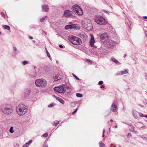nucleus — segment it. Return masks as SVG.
Listing matches in <instances>:
<instances>
[{
    "label": "nucleus",
    "instance_id": "nucleus-13",
    "mask_svg": "<svg viewBox=\"0 0 147 147\" xmlns=\"http://www.w3.org/2000/svg\"><path fill=\"white\" fill-rule=\"evenodd\" d=\"M53 78L55 81L57 82L60 80L61 79V75L59 74H57L55 75Z\"/></svg>",
    "mask_w": 147,
    "mask_h": 147
},
{
    "label": "nucleus",
    "instance_id": "nucleus-7",
    "mask_svg": "<svg viewBox=\"0 0 147 147\" xmlns=\"http://www.w3.org/2000/svg\"><path fill=\"white\" fill-rule=\"evenodd\" d=\"M2 111L4 113L9 115L11 114L13 112V109L10 105H6L3 108Z\"/></svg>",
    "mask_w": 147,
    "mask_h": 147
},
{
    "label": "nucleus",
    "instance_id": "nucleus-30",
    "mask_svg": "<svg viewBox=\"0 0 147 147\" xmlns=\"http://www.w3.org/2000/svg\"><path fill=\"white\" fill-rule=\"evenodd\" d=\"M28 62L27 61H24L22 62V64L23 65H26L28 63Z\"/></svg>",
    "mask_w": 147,
    "mask_h": 147
},
{
    "label": "nucleus",
    "instance_id": "nucleus-35",
    "mask_svg": "<svg viewBox=\"0 0 147 147\" xmlns=\"http://www.w3.org/2000/svg\"><path fill=\"white\" fill-rule=\"evenodd\" d=\"M73 76L77 80H79V79L78 78L75 74H73Z\"/></svg>",
    "mask_w": 147,
    "mask_h": 147
},
{
    "label": "nucleus",
    "instance_id": "nucleus-34",
    "mask_svg": "<svg viewBox=\"0 0 147 147\" xmlns=\"http://www.w3.org/2000/svg\"><path fill=\"white\" fill-rule=\"evenodd\" d=\"M53 106H54V104H53V103H52L50 105H49L48 106V107H53Z\"/></svg>",
    "mask_w": 147,
    "mask_h": 147
},
{
    "label": "nucleus",
    "instance_id": "nucleus-25",
    "mask_svg": "<svg viewBox=\"0 0 147 147\" xmlns=\"http://www.w3.org/2000/svg\"><path fill=\"white\" fill-rule=\"evenodd\" d=\"M86 60L87 61L90 62V64H94V63L92 61H91L90 59H86Z\"/></svg>",
    "mask_w": 147,
    "mask_h": 147
},
{
    "label": "nucleus",
    "instance_id": "nucleus-32",
    "mask_svg": "<svg viewBox=\"0 0 147 147\" xmlns=\"http://www.w3.org/2000/svg\"><path fill=\"white\" fill-rule=\"evenodd\" d=\"M30 92V90H26L25 92V93L27 94H28Z\"/></svg>",
    "mask_w": 147,
    "mask_h": 147
},
{
    "label": "nucleus",
    "instance_id": "nucleus-26",
    "mask_svg": "<svg viewBox=\"0 0 147 147\" xmlns=\"http://www.w3.org/2000/svg\"><path fill=\"white\" fill-rule=\"evenodd\" d=\"M76 96L77 97H81L82 96V95L81 94L77 93L76 94Z\"/></svg>",
    "mask_w": 147,
    "mask_h": 147
},
{
    "label": "nucleus",
    "instance_id": "nucleus-29",
    "mask_svg": "<svg viewBox=\"0 0 147 147\" xmlns=\"http://www.w3.org/2000/svg\"><path fill=\"white\" fill-rule=\"evenodd\" d=\"M48 133H45L43 134L42 136L44 137H47L48 136Z\"/></svg>",
    "mask_w": 147,
    "mask_h": 147
},
{
    "label": "nucleus",
    "instance_id": "nucleus-41",
    "mask_svg": "<svg viewBox=\"0 0 147 147\" xmlns=\"http://www.w3.org/2000/svg\"><path fill=\"white\" fill-rule=\"evenodd\" d=\"M131 136V133H129L128 134V135H127V136L128 137H130Z\"/></svg>",
    "mask_w": 147,
    "mask_h": 147
},
{
    "label": "nucleus",
    "instance_id": "nucleus-21",
    "mask_svg": "<svg viewBox=\"0 0 147 147\" xmlns=\"http://www.w3.org/2000/svg\"><path fill=\"white\" fill-rule=\"evenodd\" d=\"M111 60L112 61H113V62H115L117 64H120V63L119 62H118L114 58H112L111 59Z\"/></svg>",
    "mask_w": 147,
    "mask_h": 147
},
{
    "label": "nucleus",
    "instance_id": "nucleus-5",
    "mask_svg": "<svg viewBox=\"0 0 147 147\" xmlns=\"http://www.w3.org/2000/svg\"><path fill=\"white\" fill-rule=\"evenodd\" d=\"M66 88H68L67 86L65 84H63L58 87H55L54 88V90L57 92L64 94L65 93Z\"/></svg>",
    "mask_w": 147,
    "mask_h": 147
},
{
    "label": "nucleus",
    "instance_id": "nucleus-17",
    "mask_svg": "<svg viewBox=\"0 0 147 147\" xmlns=\"http://www.w3.org/2000/svg\"><path fill=\"white\" fill-rule=\"evenodd\" d=\"M68 88H66L65 89V93L66 94H70L71 93V88L68 86H67Z\"/></svg>",
    "mask_w": 147,
    "mask_h": 147
},
{
    "label": "nucleus",
    "instance_id": "nucleus-55",
    "mask_svg": "<svg viewBox=\"0 0 147 147\" xmlns=\"http://www.w3.org/2000/svg\"><path fill=\"white\" fill-rule=\"evenodd\" d=\"M133 130L134 131V128H133Z\"/></svg>",
    "mask_w": 147,
    "mask_h": 147
},
{
    "label": "nucleus",
    "instance_id": "nucleus-56",
    "mask_svg": "<svg viewBox=\"0 0 147 147\" xmlns=\"http://www.w3.org/2000/svg\"><path fill=\"white\" fill-rule=\"evenodd\" d=\"M1 32H0V35L1 34Z\"/></svg>",
    "mask_w": 147,
    "mask_h": 147
},
{
    "label": "nucleus",
    "instance_id": "nucleus-22",
    "mask_svg": "<svg viewBox=\"0 0 147 147\" xmlns=\"http://www.w3.org/2000/svg\"><path fill=\"white\" fill-rule=\"evenodd\" d=\"M3 28L4 29H6L8 30H10V27L9 26L4 25L3 26Z\"/></svg>",
    "mask_w": 147,
    "mask_h": 147
},
{
    "label": "nucleus",
    "instance_id": "nucleus-43",
    "mask_svg": "<svg viewBox=\"0 0 147 147\" xmlns=\"http://www.w3.org/2000/svg\"><path fill=\"white\" fill-rule=\"evenodd\" d=\"M29 38L30 39H32L33 38L31 36H29Z\"/></svg>",
    "mask_w": 147,
    "mask_h": 147
},
{
    "label": "nucleus",
    "instance_id": "nucleus-42",
    "mask_svg": "<svg viewBox=\"0 0 147 147\" xmlns=\"http://www.w3.org/2000/svg\"><path fill=\"white\" fill-rule=\"evenodd\" d=\"M59 46L61 48H63V47L61 45H59Z\"/></svg>",
    "mask_w": 147,
    "mask_h": 147
},
{
    "label": "nucleus",
    "instance_id": "nucleus-19",
    "mask_svg": "<svg viewBox=\"0 0 147 147\" xmlns=\"http://www.w3.org/2000/svg\"><path fill=\"white\" fill-rule=\"evenodd\" d=\"M32 142V140H30L28 142H26L25 144H24L22 147H28V146Z\"/></svg>",
    "mask_w": 147,
    "mask_h": 147
},
{
    "label": "nucleus",
    "instance_id": "nucleus-8",
    "mask_svg": "<svg viewBox=\"0 0 147 147\" xmlns=\"http://www.w3.org/2000/svg\"><path fill=\"white\" fill-rule=\"evenodd\" d=\"M94 20L95 22L98 24L105 25L107 24L105 19L102 17L96 16Z\"/></svg>",
    "mask_w": 147,
    "mask_h": 147
},
{
    "label": "nucleus",
    "instance_id": "nucleus-33",
    "mask_svg": "<svg viewBox=\"0 0 147 147\" xmlns=\"http://www.w3.org/2000/svg\"><path fill=\"white\" fill-rule=\"evenodd\" d=\"M103 82L102 81H100L98 83V84L99 85H102L103 84Z\"/></svg>",
    "mask_w": 147,
    "mask_h": 147
},
{
    "label": "nucleus",
    "instance_id": "nucleus-47",
    "mask_svg": "<svg viewBox=\"0 0 147 147\" xmlns=\"http://www.w3.org/2000/svg\"><path fill=\"white\" fill-rule=\"evenodd\" d=\"M126 54H124V57L125 58L126 57Z\"/></svg>",
    "mask_w": 147,
    "mask_h": 147
},
{
    "label": "nucleus",
    "instance_id": "nucleus-28",
    "mask_svg": "<svg viewBox=\"0 0 147 147\" xmlns=\"http://www.w3.org/2000/svg\"><path fill=\"white\" fill-rule=\"evenodd\" d=\"M128 72V70L127 69L122 71V74H125L127 73Z\"/></svg>",
    "mask_w": 147,
    "mask_h": 147
},
{
    "label": "nucleus",
    "instance_id": "nucleus-51",
    "mask_svg": "<svg viewBox=\"0 0 147 147\" xmlns=\"http://www.w3.org/2000/svg\"><path fill=\"white\" fill-rule=\"evenodd\" d=\"M146 79L147 80V75L146 76Z\"/></svg>",
    "mask_w": 147,
    "mask_h": 147
},
{
    "label": "nucleus",
    "instance_id": "nucleus-45",
    "mask_svg": "<svg viewBox=\"0 0 147 147\" xmlns=\"http://www.w3.org/2000/svg\"><path fill=\"white\" fill-rule=\"evenodd\" d=\"M44 147H48V146H47L46 144H45L44 145Z\"/></svg>",
    "mask_w": 147,
    "mask_h": 147
},
{
    "label": "nucleus",
    "instance_id": "nucleus-16",
    "mask_svg": "<svg viewBox=\"0 0 147 147\" xmlns=\"http://www.w3.org/2000/svg\"><path fill=\"white\" fill-rule=\"evenodd\" d=\"M112 111L114 112H116L117 111V106L114 104L112 105Z\"/></svg>",
    "mask_w": 147,
    "mask_h": 147
},
{
    "label": "nucleus",
    "instance_id": "nucleus-4",
    "mask_svg": "<svg viewBox=\"0 0 147 147\" xmlns=\"http://www.w3.org/2000/svg\"><path fill=\"white\" fill-rule=\"evenodd\" d=\"M36 85L38 87L43 88L46 86V81L42 79H39L36 80L35 82Z\"/></svg>",
    "mask_w": 147,
    "mask_h": 147
},
{
    "label": "nucleus",
    "instance_id": "nucleus-20",
    "mask_svg": "<svg viewBox=\"0 0 147 147\" xmlns=\"http://www.w3.org/2000/svg\"><path fill=\"white\" fill-rule=\"evenodd\" d=\"M56 98L57 99V100L59 101L61 103L63 104H64V101L61 98L57 97H56Z\"/></svg>",
    "mask_w": 147,
    "mask_h": 147
},
{
    "label": "nucleus",
    "instance_id": "nucleus-2",
    "mask_svg": "<svg viewBox=\"0 0 147 147\" xmlns=\"http://www.w3.org/2000/svg\"><path fill=\"white\" fill-rule=\"evenodd\" d=\"M82 24L83 27L87 30H90L93 29L90 21L87 19H84Z\"/></svg>",
    "mask_w": 147,
    "mask_h": 147
},
{
    "label": "nucleus",
    "instance_id": "nucleus-60",
    "mask_svg": "<svg viewBox=\"0 0 147 147\" xmlns=\"http://www.w3.org/2000/svg\"><path fill=\"white\" fill-rule=\"evenodd\" d=\"M146 140H147V138H146Z\"/></svg>",
    "mask_w": 147,
    "mask_h": 147
},
{
    "label": "nucleus",
    "instance_id": "nucleus-9",
    "mask_svg": "<svg viewBox=\"0 0 147 147\" xmlns=\"http://www.w3.org/2000/svg\"><path fill=\"white\" fill-rule=\"evenodd\" d=\"M101 41L104 43L106 42L109 40V37L107 33H104L100 35Z\"/></svg>",
    "mask_w": 147,
    "mask_h": 147
},
{
    "label": "nucleus",
    "instance_id": "nucleus-6",
    "mask_svg": "<svg viewBox=\"0 0 147 147\" xmlns=\"http://www.w3.org/2000/svg\"><path fill=\"white\" fill-rule=\"evenodd\" d=\"M69 40L71 43L75 45H80L82 42L80 38L74 36H71Z\"/></svg>",
    "mask_w": 147,
    "mask_h": 147
},
{
    "label": "nucleus",
    "instance_id": "nucleus-24",
    "mask_svg": "<svg viewBox=\"0 0 147 147\" xmlns=\"http://www.w3.org/2000/svg\"><path fill=\"white\" fill-rule=\"evenodd\" d=\"M59 123V121H55L54 122L53 124V125L54 126H56L57 124H58Z\"/></svg>",
    "mask_w": 147,
    "mask_h": 147
},
{
    "label": "nucleus",
    "instance_id": "nucleus-52",
    "mask_svg": "<svg viewBox=\"0 0 147 147\" xmlns=\"http://www.w3.org/2000/svg\"><path fill=\"white\" fill-rule=\"evenodd\" d=\"M103 133H105V130L104 129L103 130Z\"/></svg>",
    "mask_w": 147,
    "mask_h": 147
},
{
    "label": "nucleus",
    "instance_id": "nucleus-3",
    "mask_svg": "<svg viewBox=\"0 0 147 147\" xmlns=\"http://www.w3.org/2000/svg\"><path fill=\"white\" fill-rule=\"evenodd\" d=\"M73 11L78 15H82L83 13L82 10L78 5L75 4L72 7Z\"/></svg>",
    "mask_w": 147,
    "mask_h": 147
},
{
    "label": "nucleus",
    "instance_id": "nucleus-36",
    "mask_svg": "<svg viewBox=\"0 0 147 147\" xmlns=\"http://www.w3.org/2000/svg\"><path fill=\"white\" fill-rule=\"evenodd\" d=\"M45 20V18H42L40 19V21L41 22H43Z\"/></svg>",
    "mask_w": 147,
    "mask_h": 147
},
{
    "label": "nucleus",
    "instance_id": "nucleus-44",
    "mask_svg": "<svg viewBox=\"0 0 147 147\" xmlns=\"http://www.w3.org/2000/svg\"><path fill=\"white\" fill-rule=\"evenodd\" d=\"M143 18L144 19H147V16H144L143 17Z\"/></svg>",
    "mask_w": 147,
    "mask_h": 147
},
{
    "label": "nucleus",
    "instance_id": "nucleus-37",
    "mask_svg": "<svg viewBox=\"0 0 147 147\" xmlns=\"http://www.w3.org/2000/svg\"><path fill=\"white\" fill-rule=\"evenodd\" d=\"M77 110V108L73 112L72 114L74 115L76 112Z\"/></svg>",
    "mask_w": 147,
    "mask_h": 147
},
{
    "label": "nucleus",
    "instance_id": "nucleus-12",
    "mask_svg": "<svg viewBox=\"0 0 147 147\" xmlns=\"http://www.w3.org/2000/svg\"><path fill=\"white\" fill-rule=\"evenodd\" d=\"M91 40L90 42V45L92 47H93L95 42L94 37L92 35H91Z\"/></svg>",
    "mask_w": 147,
    "mask_h": 147
},
{
    "label": "nucleus",
    "instance_id": "nucleus-18",
    "mask_svg": "<svg viewBox=\"0 0 147 147\" xmlns=\"http://www.w3.org/2000/svg\"><path fill=\"white\" fill-rule=\"evenodd\" d=\"M134 116L135 118L138 119L140 117V113L137 111H134Z\"/></svg>",
    "mask_w": 147,
    "mask_h": 147
},
{
    "label": "nucleus",
    "instance_id": "nucleus-50",
    "mask_svg": "<svg viewBox=\"0 0 147 147\" xmlns=\"http://www.w3.org/2000/svg\"><path fill=\"white\" fill-rule=\"evenodd\" d=\"M104 136H105V135H104V134H103L102 135V137H104Z\"/></svg>",
    "mask_w": 147,
    "mask_h": 147
},
{
    "label": "nucleus",
    "instance_id": "nucleus-59",
    "mask_svg": "<svg viewBox=\"0 0 147 147\" xmlns=\"http://www.w3.org/2000/svg\"><path fill=\"white\" fill-rule=\"evenodd\" d=\"M113 147H116L115 146H114Z\"/></svg>",
    "mask_w": 147,
    "mask_h": 147
},
{
    "label": "nucleus",
    "instance_id": "nucleus-46",
    "mask_svg": "<svg viewBox=\"0 0 147 147\" xmlns=\"http://www.w3.org/2000/svg\"><path fill=\"white\" fill-rule=\"evenodd\" d=\"M110 121L111 122H113V119H111L110 120Z\"/></svg>",
    "mask_w": 147,
    "mask_h": 147
},
{
    "label": "nucleus",
    "instance_id": "nucleus-57",
    "mask_svg": "<svg viewBox=\"0 0 147 147\" xmlns=\"http://www.w3.org/2000/svg\"><path fill=\"white\" fill-rule=\"evenodd\" d=\"M16 48H14V49L15 50H16Z\"/></svg>",
    "mask_w": 147,
    "mask_h": 147
},
{
    "label": "nucleus",
    "instance_id": "nucleus-15",
    "mask_svg": "<svg viewBox=\"0 0 147 147\" xmlns=\"http://www.w3.org/2000/svg\"><path fill=\"white\" fill-rule=\"evenodd\" d=\"M105 44H107L109 47H111L114 45L115 43L112 41H109L108 40Z\"/></svg>",
    "mask_w": 147,
    "mask_h": 147
},
{
    "label": "nucleus",
    "instance_id": "nucleus-39",
    "mask_svg": "<svg viewBox=\"0 0 147 147\" xmlns=\"http://www.w3.org/2000/svg\"><path fill=\"white\" fill-rule=\"evenodd\" d=\"M144 117V115L142 113H140V117Z\"/></svg>",
    "mask_w": 147,
    "mask_h": 147
},
{
    "label": "nucleus",
    "instance_id": "nucleus-14",
    "mask_svg": "<svg viewBox=\"0 0 147 147\" xmlns=\"http://www.w3.org/2000/svg\"><path fill=\"white\" fill-rule=\"evenodd\" d=\"M42 8L43 11L47 12L49 10V8L47 5H43L42 6Z\"/></svg>",
    "mask_w": 147,
    "mask_h": 147
},
{
    "label": "nucleus",
    "instance_id": "nucleus-40",
    "mask_svg": "<svg viewBox=\"0 0 147 147\" xmlns=\"http://www.w3.org/2000/svg\"><path fill=\"white\" fill-rule=\"evenodd\" d=\"M105 86L104 85H101L100 86V87L101 88H105Z\"/></svg>",
    "mask_w": 147,
    "mask_h": 147
},
{
    "label": "nucleus",
    "instance_id": "nucleus-11",
    "mask_svg": "<svg viewBox=\"0 0 147 147\" xmlns=\"http://www.w3.org/2000/svg\"><path fill=\"white\" fill-rule=\"evenodd\" d=\"M76 25H67L65 27V28L67 30H70L73 29V28H76Z\"/></svg>",
    "mask_w": 147,
    "mask_h": 147
},
{
    "label": "nucleus",
    "instance_id": "nucleus-54",
    "mask_svg": "<svg viewBox=\"0 0 147 147\" xmlns=\"http://www.w3.org/2000/svg\"><path fill=\"white\" fill-rule=\"evenodd\" d=\"M147 118V115L145 116Z\"/></svg>",
    "mask_w": 147,
    "mask_h": 147
},
{
    "label": "nucleus",
    "instance_id": "nucleus-48",
    "mask_svg": "<svg viewBox=\"0 0 147 147\" xmlns=\"http://www.w3.org/2000/svg\"><path fill=\"white\" fill-rule=\"evenodd\" d=\"M145 33L146 36H147V31H145Z\"/></svg>",
    "mask_w": 147,
    "mask_h": 147
},
{
    "label": "nucleus",
    "instance_id": "nucleus-53",
    "mask_svg": "<svg viewBox=\"0 0 147 147\" xmlns=\"http://www.w3.org/2000/svg\"><path fill=\"white\" fill-rule=\"evenodd\" d=\"M146 138H145V137H144V138H143V139H146Z\"/></svg>",
    "mask_w": 147,
    "mask_h": 147
},
{
    "label": "nucleus",
    "instance_id": "nucleus-49",
    "mask_svg": "<svg viewBox=\"0 0 147 147\" xmlns=\"http://www.w3.org/2000/svg\"><path fill=\"white\" fill-rule=\"evenodd\" d=\"M115 127V128H116L117 127V125H115L114 127Z\"/></svg>",
    "mask_w": 147,
    "mask_h": 147
},
{
    "label": "nucleus",
    "instance_id": "nucleus-58",
    "mask_svg": "<svg viewBox=\"0 0 147 147\" xmlns=\"http://www.w3.org/2000/svg\"><path fill=\"white\" fill-rule=\"evenodd\" d=\"M36 67L35 66H34V68L35 69V68Z\"/></svg>",
    "mask_w": 147,
    "mask_h": 147
},
{
    "label": "nucleus",
    "instance_id": "nucleus-1",
    "mask_svg": "<svg viewBox=\"0 0 147 147\" xmlns=\"http://www.w3.org/2000/svg\"><path fill=\"white\" fill-rule=\"evenodd\" d=\"M16 111L18 115H23L27 112V109L25 105H20L17 107Z\"/></svg>",
    "mask_w": 147,
    "mask_h": 147
},
{
    "label": "nucleus",
    "instance_id": "nucleus-10",
    "mask_svg": "<svg viewBox=\"0 0 147 147\" xmlns=\"http://www.w3.org/2000/svg\"><path fill=\"white\" fill-rule=\"evenodd\" d=\"M72 12L69 10H66L64 12V16L67 17H69L72 16Z\"/></svg>",
    "mask_w": 147,
    "mask_h": 147
},
{
    "label": "nucleus",
    "instance_id": "nucleus-31",
    "mask_svg": "<svg viewBox=\"0 0 147 147\" xmlns=\"http://www.w3.org/2000/svg\"><path fill=\"white\" fill-rule=\"evenodd\" d=\"M46 50H47V51H46V53H47V56L48 57H50V54L48 52V51H47V49L46 48Z\"/></svg>",
    "mask_w": 147,
    "mask_h": 147
},
{
    "label": "nucleus",
    "instance_id": "nucleus-27",
    "mask_svg": "<svg viewBox=\"0 0 147 147\" xmlns=\"http://www.w3.org/2000/svg\"><path fill=\"white\" fill-rule=\"evenodd\" d=\"M13 127H10L9 129V132L11 133H13L14 132L13 130Z\"/></svg>",
    "mask_w": 147,
    "mask_h": 147
},
{
    "label": "nucleus",
    "instance_id": "nucleus-23",
    "mask_svg": "<svg viewBox=\"0 0 147 147\" xmlns=\"http://www.w3.org/2000/svg\"><path fill=\"white\" fill-rule=\"evenodd\" d=\"M99 145L100 147H102L104 145V144L102 141H100L99 143Z\"/></svg>",
    "mask_w": 147,
    "mask_h": 147
},
{
    "label": "nucleus",
    "instance_id": "nucleus-38",
    "mask_svg": "<svg viewBox=\"0 0 147 147\" xmlns=\"http://www.w3.org/2000/svg\"><path fill=\"white\" fill-rule=\"evenodd\" d=\"M1 15L2 16H3L4 18H5V15L4 13L3 12H1Z\"/></svg>",
    "mask_w": 147,
    "mask_h": 147
}]
</instances>
